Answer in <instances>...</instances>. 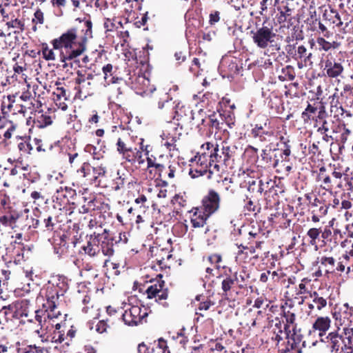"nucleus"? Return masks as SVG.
<instances>
[{
	"label": "nucleus",
	"instance_id": "32",
	"mask_svg": "<svg viewBox=\"0 0 353 353\" xmlns=\"http://www.w3.org/2000/svg\"><path fill=\"white\" fill-rule=\"evenodd\" d=\"M17 310L19 319L23 317H28L30 313V301L28 299H22L13 302Z\"/></svg>",
	"mask_w": 353,
	"mask_h": 353
},
{
	"label": "nucleus",
	"instance_id": "45",
	"mask_svg": "<svg viewBox=\"0 0 353 353\" xmlns=\"http://www.w3.org/2000/svg\"><path fill=\"white\" fill-rule=\"evenodd\" d=\"M11 271L9 269L8 265H6L3 268L0 267V284L3 288L7 286L8 281L10 279Z\"/></svg>",
	"mask_w": 353,
	"mask_h": 353
},
{
	"label": "nucleus",
	"instance_id": "20",
	"mask_svg": "<svg viewBox=\"0 0 353 353\" xmlns=\"http://www.w3.org/2000/svg\"><path fill=\"white\" fill-rule=\"evenodd\" d=\"M331 319L328 316H319L312 324L313 331H318L319 336L322 337L330 327Z\"/></svg>",
	"mask_w": 353,
	"mask_h": 353
},
{
	"label": "nucleus",
	"instance_id": "37",
	"mask_svg": "<svg viewBox=\"0 0 353 353\" xmlns=\"http://www.w3.org/2000/svg\"><path fill=\"white\" fill-rule=\"evenodd\" d=\"M77 78L75 79V83L77 86L75 88L77 90V94H81L83 92V89L85 85L84 83L86 82L85 79V70H77Z\"/></svg>",
	"mask_w": 353,
	"mask_h": 353
},
{
	"label": "nucleus",
	"instance_id": "40",
	"mask_svg": "<svg viewBox=\"0 0 353 353\" xmlns=\"http://www.w3.org/2000/svg\"><path fill=\"white\" fill-rule=\"evenodd\" d=\"M330 112L334 114V118H339L345 114V109L338 100L332 99L331 101Z\"/></svg>",
	"mask_w": 353,
	"mask_h": 353
},
{
	"label": "nucleus",
	"instance_id": "16",
	"mask_svg": "<svg viewBox=\"0 0 353 353\" xmlns=\"http://www.w3.org/2000/svg\"><path fill=\"white\" fill-rule=\"evenodd\" d=\"M312 53L308 52L307 49L303 45L299 46L297 47L296 56L294 60L297 61V66L301 69L304 67L312 66Z\"/></svg>",
	"mask_w": 353,
	"mask_h": 353
},
{
	"label": "nucleus",
	"instance_id": "62",
	"mask_svg": "<svg viewBox=\"0 0 353 353\" xmlns=\"http://www.w3.org/2000/svg\"><path fill=\"white\" fill-rule=\"evenodd\" d=\"M93 212H90V210L86 207V205L84 203L82 205L81 208H79V212H77L78 216V223L81 222V218H82V215L85 216V214H92Z\"/></svg>",
	"mask_w": 353,
	"mask_h": 353
},
{
	"label": "nucleus",
	"instance_id": "8",
	"mask_svg": "<svg viewBox=\"0 0 353 353\" xmlns=\"http://www.w3.org/2000/svg\"><path fill=\"white\" fill-rule=\"evenodd\" d=\"M305 197L309 202L307 205L309 210L312 214V221L317 223L321 217L327 213V210L331 206L332 194L330 192L319 194L312 201L310 196L305 195Z\"/></svg>",
	"mask_w": 353,
	"mask_h": 353
},
{
	"label": "nucleus",
	"instance_id": "11",
	"mask_svg": "<svg viewBox=\"0 0 353 353\" xmlns=\"http://www.w3.org/2000/svg\"><path fill=\"white\" fill-rule=\"evenodd\" d=\"M148 316L147 310L139 305H129L121 317L124 323L129 326L137 325Z\"/></svg>",
	"mask_w": 353,
	"mask_h": 353
},
{
	"label": "nucleus",
	"instance_id": "35",
	"mask_svg": "<svg viewBox=\"0 0 353 353\" xmlns=\"http://www.w3.org/2000/svg\"><path fill=\"white\" fill-rule=\"evenodd\" d=\"M84 203L90 212H99L100 211V209L102 206L108 205V203H105L104 199L95 197L90 198L88 199L84 197Z\"/></svg>",
	"mask_w": 353,
	"mask_h": 353
},
{
	"label": "nucleus",
	"instance_id": "28",
	"mask_svg": "<svg viewBox=\"0 0 353 353\" xmlns=\"http://www.w3.org/2000/svg\"><path fill=\"white\" fill-rule=\"evenodd\" d=\"M310 297L312 299V303L308 304V307L311 310L316 309L320 311L327 306V298L321 296L317 292H313L310 294Z\"/></svg>",
	"mask_w": 353,
	"mask_h": 353
},
{
	"label": "nucleus",
	"instance_id": "58",
	"mask_svg": "<svg viewBox=\"0 0 353 353\" xmlns=\"http://www.w3.org/2000/svg\"><path fill=\"white\" fill-rule=\"evenodd\" d=\"M272 154L273 159L272 165L273 167L276 168L278 165L280 161L281 162L285 161V160H283L279 156V153L277 152V148L272 149Z\"/></svg>",
	"mask_w": 353,
	"mask_h": 353
},
{
	"label": "nucleus",
	"instance_id": "5",
	"mask_svg": "<svg viewBox=\"0 0 353 353\" xmlns=\"http://www.w3.org/2000/svg\"><path fill=\"white\" fill-rule=\"evenodd\" d=\"M149 285L145 290V294L148 299H154V301L164 308H168L172 303L170 297V290L166 287L163 275L159 274L155 279L149 281Z\"/></svg>",
	"mask_w": 353,
	"mask_h": 353
},
{
	"label": "nucleus",
	"instance_id": "60",
	"mask_svg": "<svg viewBox=\"0 0 353 353\" xmlns=\"http://www.w3.org/2000/svg\"><path fill=\"white\" fill-rule=\"evenodd\" d=\"M18 148L21 152L30 154L32 150V146L28 142H21L18 144Z\"/></svg>",
	"mask_w": 353,
	"mask_h": 353
},
{
	"label": "nucleus",
	"instance_id": "55",
	"mask_svg": "<svg viewBox=\"0 0 353 353\" xmlns=\"http://www.w3.org/2000/svg\"><path fill=\"white\" fill-rule=\"evenodd\" d=\"M262 160L267 164L271 165L272 163V148L268 150H263L261 153Z\"/></svg>",
	"mask_w": 353,
	"mask_h": 353
},
{
	"label": "nucleus",
	"instance_id": "14",
	"mask_svg": "<svg viewBox=\"0 0 353 353\" xmlns=\"http://www.w3.org/2000/svg\"><path fill=\"white\" fill-rule=\"evenodd\" d=\"M332 316L335 320L336 325L339 327L343 326L346 323L351 322L350 318L352 317V307L345 303L338 307V310L333 312Z\"/></svg>",
	"mask_w": 353,
	"mask_h": 353
},
{
	"label": "nucleus",
	"instance_id": "18",
	"mask_svg": "<svg viewBox=\"0 0 353 353\" xmlns=\"http://www.w3.org/2000/svg\"><path fill=\"white\" fill-rule=\"evenodd\" d=\"M192 212H193V214L190 221L192 227L195 228L203 227L210 215L207 214L206 212L199 207L195 208Z\"/></svg>",
	"mask_w": 353,
	"mask_h": 353
},
{
	"label": "nucleus",
	"instance_id": "46",
	"mask_svg": "<svg viewBox=\"0 0 353 353\" xmlns=\"http://www.w3.org/2000/svg\"><path fill=\"white\" fill-rule=\"evenodd\" d=\"M114 325L109 319L99 321L96 325V331L100 334L106 332L108 329L111 328V326Z\"/></svg>",
	"mask_w": 353,
	"mask_h": 353
},
{
	"label": "nucleus",
	"instance_id": "54",
	"mask_svg": "<svg viewBox=\"0 0 353 353\" xmlns=\"http://www.w3.org/2000/svg\"><path fill=\"white\" fill-rule=\"evenodd\" d=\"M216 114L215 113H213L210 115H209L208 117V127L209 128H215V129H219L220 128V126H219V121L217 119V118L216 117Z\"/></svg>",
	"mask_w": 353,
	"mask_h": 353
},
{
	"label": "nucleus",
	"instance_id": "50",
	"mask_svg": "<svg viewBox=\"0 0 353 353\" xmlns=\"http://www.w3.org/2000/svg\"><path fill=\"white\" fill-rule=\"evenodd\" d=\"M163 348H165V340L160 338L157 342H154L151 353H162Z\"/></svg>",
	"mask_w": 353,
	"mask_h": 353
},
{
	"label": "nucleus",
	"instance_id": "33",
	"mask_svg": "<svg viewBox=\"0 0 353 353\" xmlns=\"http://www.w3.org/2000/svg\"><path fill=\"white\" fill-rule=\"evenodd\" d=\"M63 295V292H59L57 286L49 285L46 289L45 296L46 298V303L45 304H50V303L54 302L57 303L60 296Z\"/></svg>",
	"mask_w": 353,
	"mask_h": 353
},
{
	"label": "nucleus",
	"instance_id": "30",
	"mask_svg": "<svg viewBox=\"0 0 353 353\" xmlns=\"http://www.w3.org/2000/svg\"><path fill=\"white\" fill-rule=\"evenodd\" d=\"M321 234V227L320 228H311L307 233L306 236L308 238V244L314 247L316 251L319 250V246L318 241H319Z\"/></svg>",
	"mask_w": 353,
	"mask_h": 353
},
{
	"label": "nucleus",
	"instance_id": "48",
	"mask_svg": "<svg viewBox=\"0 0 353 353\" xmlns=\"http://www.w3.org/2000/svg\"><path fill=\"white\" fill-rule=\"evenodd\" d=\"M22 236L23 235L21 233L16 234L14 241H12L10 243V245L13 247V250L17 249L16 254L18 256L20 255V252H21L24 248V245L22 242Z\"/></svg>",
	"mask_w": 353,
	"mask_h": 353
},
{
	"label": "nucleus",
	"instance_id": "7",
	"mask_svg": "<svg viewBox=\"0 0 353 353\" xmlns=\"http://www.w3.org/2000/svg\"><path fill=\"white\" fill-rule=\"evenodd\" d=\"M99 252L108 257L105 260V265L109 262V259L114 254V247L119 243H126L128 239L125 234L111 232L107 229H103L102 232H99Z\"/></svg>",
	"mask_w": 353,
	"mask_h": 353
},
{
	"label": "nucleus",
	"instance_id": "36",
	"mask_svg": "<svg viewBox=\"0 0 353 353\" xmlns=\"http://www.w3.org/2000/svg\"><path fill=\"white\" fill-rule=\"evenodd\" d=\"M281 322L279 321V323H276L275 327L277 328V330H274L272 331V334L271 336V340L275 343L276 346H279V343L285 338V330L281 327Z\"/></svg>",
	"mask_w": 353,
	"mask_h": 353
},
{
	"label": "nucleus",
	"instance_id": "53",
	"mask_svg": "<svg viewBox=\"0 0 353 353\" xmlns=\"http://www.w3.org/2000/svg\"><path fill=\"white\" fill-rule=\"evenodd\" d=\"M6 26L8 28H19L21 32H23L25 29L24 23L18 19L7 22Z\"/></svg>",
	"mask_w": 353,
	"mask_h": 353
},
{
	"label": "nucleus",
	"instance_id": "51",
	"mask_svg": "<svg viewBox=\"0 0 353 353\" xmlns=\"http://www.w3.org/2000/svg\"><path fill=\"white\" fill-rule=\"evenodd\" d=\"M42 54L43 58L47 61L55 59L53 50L48 48L47 43L42 44Z\"/></svg>",
	"mask_w": 353,
	"mask_h": 353
},
{
	"label": "nucleus",
	"instance_id": "10",
	"mask_svg": "<svg viewBox=\"0 0 353 353\" xmlns=\"http://www.w3.org/2000/svg\"><path fill=\"white\" fill-rule=\"evenodd\" d=\"M110 209V205H105V206H102L99 212H93L92 214L82 215L81 222L77 223L78 228L87 227L90 230L102 228L103 222L101 219L104 216L105 214H109L110 213L109 212Z\"/></svg>",
	"mask_w": 353,
	"mask_h": 353
},
{
	"label": "nucleus",
	"instance_id": "49",
	"mask_svg": "<svg viewBox=\"0 0 353 353\" xmlns=\"http://www.w3.org/2000/svg\"><path fill=\"white\" fill-rule=\"evenodd\" d=\"M278 10L280 12V15L277 18V21L279 23L286 21L288 17L291 15L292 9L287 6H284L283 9L278 8Z\"/></svg>",
	"mask_w": 353,
	"mask_h": 353
},
{
	"label": "nucleus",
	"instance_id": "25",
	"mask_svg": "<svg viewBox=\"0 0 353 353\" xmlns=\"http://www.w3.org/2000/svg\"><path fill=\"white\" fill-rule=\"evenodd\" d=\"M3 319L6 323H14L16 320H19L13 303L2 307L0 310V319Z\"/></svg>",
	"mask_w": 353,
	"mask_h": 353
},
{
	"label": "nucleus",
	"instance_id": "13",
	"mask_svg": "<svg viewBox=\"0 0 353 353\" xmlns=\"http://www.w3.org/2000/svg\"><path fill=\"white\" fill-rule=\"evenodd\" d=\"M220 204V196L217 192L214 190H210L208 194L205 196L202 199V205L199 207L205 212L207 214L211 215L215 212L219 208Z\"/></svg>",
	"mask_w": 353,
	"mask_h": 353
},
{
	"label": "nucleus",
	"instance_id": "31",
	"mask_svg": "<svg viewBox=\"0 0 353 353\" xmlns=\"http://www.w3.org/2000/svg\"><path fill=\"white\" fill-rule=\"evenodd\" d=\"M46 332L45 335L47 336L48 340L40 338L41 341L43 343L49 341L52 343H62L65 340L64 333H62L60 329H56V327L47 330Z\"/></svg>",
	"mask_w": 353,
	"mask_h": 353
},
{
	"label": "nucleus",
	"instance_id": "63",
	"mask_svg": "<svg viewBox=\"0 0 353 353\" xmlns=\"http://www.w3.org/2000/svg\"><path fill=\"white\" fill-rule=\"evenodd\" d=\"M297 48H296V45L294 44H288L285 46V51L287 54L294 59L296 53Z\"/></svg>",
	"mask_w": 353,
	"mask_h": 353
},
{
	"label": "nucleus",
	"instance_id": "24",
	"mask_svg": "<svg viewBox=\"0 0 353 353\" xmlns=\"http://www.w3.org/2000/svg\"><path fill=\"white\" fill-rule=\"evenodd\" d=\"M218 278L221 279L222 295L225 297L232 296V290L236 285L233 274H225Z\"/></svg>",
	"mask_w": 353,
	"mask_h": 353
},
{
	"label": "nucleus",
	"instance_id": "64",
	"mask_svg": "<svg viewBox=\"0 0 353 353\" xmlns=\"http://www.w3.org/2000/svg\"><path fill=\"white\" fill-rule=\"evenodd\" d=\"M268 302L267 298L263 296L258 297L255 301L253 307L256 308L262 307Z\"/></svg>",
	"mask_w": 353,
	"mask_h": 353
},
{
	"label": "nucleus",
	"instance_id": "61",
	"mask_svg": "<svg viewBox=\"0 0 353 353\" xmlns=\"http://www.w3.org/2000/svg\"><path fill=\"white\" fill-rule=\"evenodd\" d=\"M317 43L319 44L321 49L325 51L329 50L332 47V44L322 37H319L317 39Z\"/></svg>",
	"mask_w": 353,
	"mask_h": 353
},
{
	"label": "nucleus",
	"instance_id": "15",
	"mask_svg": "<svg viewBox=\"0 0 353 353\" xmlns=\"http://www.w3.org/2000/svg\"><path fill=\"white\" fill-rule=\"evenodd\" d=\"M236 245L239 248L236 256V261L248 263L251 261L252 259H258L259 258L258 254H255V250L252 245H244L243 243H236Z\"/></svg>",
	"mask_w": 353,
	"mask_h": 353
},
{
	"label": "nucleus",
	"instance_id": "41",
	"mask_svg": "<svg viewBox=\"0 0 353 353\" xmlns=\"http://www.w3.org/2000/svg\"><path fill=\"white\" fill-rule=\"evenodd\" d=\"M112 69L113 66L110 63L106 64L102 68V71L104 74L105 83L107 85H110V83H114L116 82L114 80V77L112 76Z\"/></svg>",
	"mask_w": 353,
	"mask_h": 353
},
{
	"label": "nucleus",
	"instance_id": "1",
	"mask_svg": "<svg viewBox=\"0 0 353 353\" xmlns=\"http://www.w3.org/2000/svg\"><path fill=\"white\" fill-rule=\"evenodd\" d=\"M81 22V21H80ZM83 28L82 32L84 35L80 41L77 42V32L75 28L69 29L66 32L62 34L59 38L52 40V43L54 49H62L60 53V60L64 63L63 68H66L68 64L66 61L74 60L80 56L85 50V43L89 38L92 37V23L90 19L82 21Z\"/></svg>",
	"mask_w": 353,
	"mask_h": 353
},
{
	"label": "nucleus",
	"instance_id": "9",
	"mask_svg": "<svg viewBox=\"0 0 353 353\" xmlns=\"http://www.w3.org/2000/svg\"><path fill=\"white\" fill-rule=\"evenodd\" d=\"M265 22L262 25V27L256 29L255 32L252 31L253 42L256 46L261 49L266 48L269 45L274 47L276 50H280V46L278 44H273L274 38L277 36L274 32L273 26L272 25L265 26Z\"/></svg>",
	"mask_w": 353,
	"mask_h": 353
},
{
	"label": "nucleus",
	"instance_id": "39",
	"mask_svg": "<svg viewBox=\"0 0 353 353\" xmlns=\"http://www.w3.org/2000/svg\"><path fill=\"white\" fill-rule=\"evenodd\" d=\"M260 210L261 207L257 201L249 200L244 205V210L247 212L245 213V215L253 214L255 216L260 212Z\"/></svg>",
	"mask_w": 353,
	"mask_h": 353
},
{
	"label": "nucleus",
	"instance_id": "27",
	"mask_svg": "<svg viewBox=\"0 0 353 353\" xmlns=\"http://www.w3.org/2000/svg\"><path fill=\"white\" fill-rule=\"evenodd\" d=\"M280 142L276 144L277 152L283 160L285 161H289V157L291 154V145H290V140L281 137Z\"/></svg>",
	"mask_w": 353,
	"mask_h": 353
},
{
	"label": "nucleus",
	"instance_id": "6",
	"mask_svg": "<svg viewBox=\"0 0 353 353\" xmlns=\"http://www.w3.org/2000/svg\"><path fill=\"white\" fill-rule=\"evenodd\" d=\"M201 149L208 151V154L204 152L202 155L199 156V161L202 164L201 158H205L207 154L210 157V166L212 165V163H223L226 165L227 162L234 155L236 148L234 145L230 146L226 144H223L221 151L219 152V145L207 142L201 145ZM198 156H195L194 159H192L191 161H196Z\"/></svg>",
	"mask_w": 353,
	"mask_h": 353
},
{
	"label": "nucleus",
	"instance_id": "21",
	"mask_svg": "<svg viewBox=\"0 0 353 353\" xmlns=\"http://www.w3.org/2000/svg\"><path fill=\"white\" fill-rule=\"evenodd\" d=\"M0 216H12L14 220H17L19 218V213L14 205L11 203L10 198L6 194L3 195L2 197V205L0 210Z\"/></svg>",
	"mask_w": 353,
	"mask_h": 353
},
{
	"label": "nucleus",
	"instance_id": "44",
	"mask_svg": "<svg viewBox=\"0 0 353 353\" xmlns=\"http://www.w3.org/2000/svg\"><path fill=\"white\" fill-rule=\"evenodd\" d=\"M258 179H259L258 191L261 192L272 188L274 187V184L276 182L275 181H272V180L270 178H258Z\"/></svg>",
	"mask_w": 353,
	"mask_h": 353
},
{
	"label": "nucleus",
	"instance_id": "42",
	"mask_svg": "<svg viewBox=\"0 0 353 353\" xmlns=\"http://www.w3.org/2000/svg\"><path fill=\"white\" fill-rule=\"evenodd\" d=\"M233 276L235 281V283L237 285L238 288L240 290L247 288V282L248 276L245 275V272H240L239 274H238L236 272L233 274Z\"/></svg>",
	"mask_w": 353,
	"mask_h": 353
},
{
	"label": "nucleus",
	"instance_id": "38",
	"mask_svg": "<svg viewBox=\"0 0 353 353\" xmlns=\"http://www.w3.org/2000/svg\"><path fill=\"white\" fill-rule=\"evenodd\" d=\"M18 353H48V350L45 347L36 345H28L19 347Z\"/></svg>",
	"mask_w": 353,
	"mask_h": 353
},
{
	"label": "nucleus",
	"instance_id": "47",
	"mask_svg": "<svg viewBox=\"0 0 353 353\" xmlns=\"http://www.w3.org/2000/svg\"><path fill=\"white\" fill-rule=\"evenodd\" d=\"M345 237V232H343L339 229L334 230L332 232L331 247H336L341 244V241Z\"/></svg>",
	"mask_w": 353,
	"mask_h": 353
},
{
	"label": "nucleus",
	"instance_id": "22",
	"mask_svg": "<svg viewBox=\"0 0 353 353\" xmlns=\"http://www.w3.org/2000/svg\"><path fill=\"white\" fill-rule=\"evenodd\" d=\"M268 121L269 120L266 119L263 124H256L254 128L251 130L252 137L259 139L261 142L269 141L268 138H270L273 134L272 132L265 130V127L267 125Z\"/></svg>",
	"mask_w": 353,
	"mask_h": 353
},
{
	"label": "nucleus",
	"instance_id": "59",
	"mask_svg": "<svg viewBox=\"0 0 353 353\" xmlns=\"http://www.w3.org/2000/svg\"><path fill=\"white\" fill-rule=\"evenodd\" d=\"M172 202L174 204H178L180 207H185L187 205V199L186 197L183 196H181L179 194H176L172 199Z\"/></svg>",
	"mask_w": 353,
	"mask_h": 353
},
{
	"label": "nucleus",
	"instance_id": "12",
	"mask_svg": "<svg viewBox=\"0 0 353 353\" xmlns=\"http://www.w3.org/2000/svg\"><path fill=\"white\" fill-rule=\"evenodd\" d=\"M285 339L286 343L279 349L281 353H302L305 341H303L301 334H296L295 332H290V334H285Z\"/></svg>",
	"mask_w": 353,
	"mask_h": 353
},
{
	"label": "nucleus",
	"instance_id": "57",
	"mask_svg": "<svg viewBox=\"0 0 353 353\" xmlns=\"http://www.w3.org/2000/svg\"><path fill=\"white\" fill-rule=\"evenodd\" d=\"M327 117V114L326 112L325 106L323 105H321L319 108L318 115L316 116L315 121L316 122H318V121L321 122V121H325V120H326Z\"/></svg>",
	"mask_w": 353,
	"mask_h": 353
},
{
	"label": "nucleus",
	"instance_id": "17",
	"mask_svg": "<svg viewBox=\"0 0 353 353\" xmlns=\"http://www.w3.org/2000/svg\"><path fill=\"white\" fill-rule=\"evenodd\" d=\"M87 244L82 249L90 256H97L99 254V232H94L93 234L87 235Z\"/></svg>",
	"mask_w": 353,
	"mask_h": 353
},
{
	"label": "nucleus",
	"instance_id": "4",
	"mask_svg": "<svg viewBox=\"0 0 353 353\" xmlns=\"http://www.w3.org/2000/svg\"><path fill=\"white\" fill-rule=\"evenodd\" d=\"M267 208L272 211L268 216V221L270 225L276 228H288L295 216L293 207L287 205L285 207L281 206L280 202L276 198L273 197V205L271 200H267Z\"/></svg>",
	"mask_w": 353,
	"mask_h": 353
},
{
	"label": "nucleus",
	"instance_id": "23",
	"mask_svg": "<svg viewBox=\"0 0 353 353\" xmlns=\"http://www.w3.org/2000/svg\"><path fill=\"white\" fill-rule=\"evenodd\" d=\"M336 259L333 256H321L317 258V263H320V268L325 272V275L336 272Z\"/></svg>",
	"mask_w": 353,
	"mask_h": 353
},
{
	"label": "nucleus",
	"instance_id": "26",
	"mask_svg": "<svg viewBox=\"0 0 353 353\" xmlns=\"http://www.w3.org/2000/svg\"><path fill=\"white\" fill-rule=\"evenodd\" d=\"M60 216H63L62 214L56 216L51 215H43L41 218V224L44 230L52 232L57 229V224L61 222L63 220L59 219Z\"/></svg>",
	"mask_w": 353,
	"mask_h": 353
},
{
	"label": "nucleus",
	"instance_id": "43",
	"mask_svg": "<svg viewBox=\"0 0 353 353\" xmlns=\"http://www.w3.org/2000/svg\"><path fill=\"white\" fill-rule=\"evenodd\" d=\"M332 237V232L330 228H328L327 226H325L323 228H321V238L322 239L321 241L322 243L321 246L326 245H329L331 246Z\"/></svg>",
	"mask_w": 353,
	"mask_h": 353
},
{
	"label": "nucleus",
	"instance_id": "2",
	"mask_svg": "<svg viewBox=\"0 0 353 353\" xmlns=\"http://www.w3.org/2000/svg\"><path fill=\"white\" fill-rule=\"evenodd\" d=\"M43 310H35V320L39 323V329L35 330L39 338L48 340L45 333L47 330L56 327V329L61 328V324L56 321L61 315V311L58 310L57 303L52 301L50 304H43Z\"/></svg>",
	"mask_w": 353,
	"mask_h": 353
},
{
	"label": "nucleus",
	"instance_id": "29",
	"mask_svg": "<svg viewBox=\"0 0 353 353\" xmlns=\"http://www.w3.org/2000/svg\"><path fill=\"white\" fill-rule=\"evenodd\" d=\"M283 318L285 319V322L284 321H283L284 323L283 329L285 330L286 334H290V332H295V328L296 326L295 323L296 316L294 313L290 311L285 312L283 310Z\"/></svg>",
	"mask_w": 353,
	"mask_h": 353
},
{
	"label": "nucleus",
	"instance_id": "3",
	"mask_svg": "<svg viewBox=\"0 0 353 353\" xmlns=\"http://www.w3.org/2000/svg\"><path fill=\"white\" fill-rule=\"evenodd\" d=\"M325 339L332 352H353V327L337 326L336 330L328 333Z\"/></svg>",
	"mask_w": 353,
	"mask_h": 353
},
{
	"label": "nucleus",
	"instance_id": "56",
	"mask_svg": "<svg viewBox=\"0 0 353 353\" xmlns=\"http://www.w3.org/2000/svg\"><path fill=\"white\" fill-rule=\"evenodd\" d=\"M219 186H222L226 190L233 191V188L231 185L232 183V178H223L221 181H217Z\"/></svg>",
	"mask_w": 353,
	"mask_h": 353
},
{
	"label": "nucleus",
	"instance_id": "52",
	"mask_svg": "<svg viewBox=\"0 0 353 353\" xmlns=\"http://www.w3.org/2000/svg\"><path fill=\"white\" fill-rule=\"evenodd\" d=\"M208 261L212 265H214L216 269L220 268L219 263L222 261V256L219 254H212L208 257Z\"/></svg>",
	"mask_w": 353,
	"mask_h": 353
},
{
	"label": "nucleus",
	"instance_id": "34",
	"mask_svg": "<svg viewBox=\"0 0 353 353\" xmlns=\"http://www.w3.org/2000/svg\"><path fill=\"white\" fill-rule=\"evenodd\" d=\"M136 203V207L134 208V210L138 212L143 213L144 214V217L146 219L149 218V205L148 203L147 197L142 194L137 198L134 201Z\"/></svg>",
	"mask_w": 353,
	"mask_h": 353
},
{
	"label": "nucleus",
	"instance_id": "19",
	"mask_svg": "<svg viewBox=\"0 0 353 353\" xmlns=\"http://www.w3.org/2000/svg\"><path fill=\"white\" fill-rule=\"evenodd\" d=\"M324 70L330 78H336L343 73V67L340 62L327 59L325 62Z\"/></svg>",
	"mask_w": 353,
	"mask_h": 353
}]
</instances>
